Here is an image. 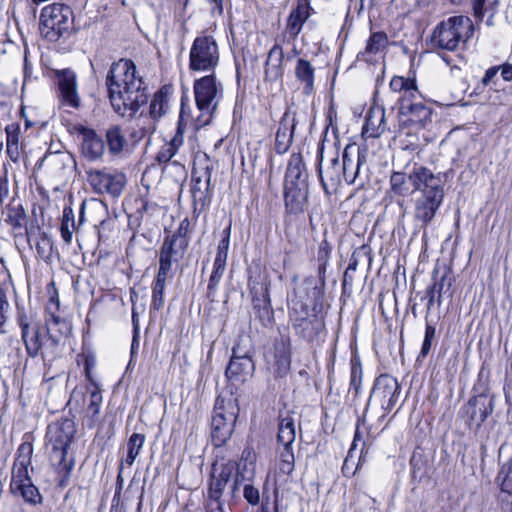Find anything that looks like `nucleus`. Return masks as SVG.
I'll use <instances>...</instances> for the list:
<instances>
[{"label":"nucleus","mask_w":512,"mask_h":512,"mask_svg":"<svg viewBox=\"0 0 512 512\" xmlns=\"http://www.w3.org/2000/svg\"><path fill=\"white\" fill-rule=\"evenodd\" d=\"M14 495H20L23 497L25 502L36 505L41 502V495L38 488L33 485L32 481L26 484H22L21 487L15 490H10Z\"/></svg>","instance_id":"obj_41"},{"label":"nucleus","mask_w":512,"mask_h":512,"mask_svg":"<svg viewBox=\"0 0 512 512\" xmlns=\"http://www.w3.org/2000/svg\"><path fill=\"white\" fill-rule=\"evenodd\" d=\"M296 126L295 116L289 110L283 114L275 137V151L278 154L286 153L293 141L294 130Z\"/></svg>","instance_id":"obj_23"},{"label":"nucleus","mask_w":512,"mask_h":512,"mask_svg":"<svg viewBox=\"0 0 512 512\" xmlns=\"http://www.w3.org/2000/svg\"><path fill=\"white\" fill-rule=\"evenodd\" d=\"M145 443V435L140 433H133L127 442V456L125 459V463L129 466H132L135 462L137 456L140 454V451Z\"/></svg>","instance_id":"obj_39"},{"label":"nucleus","mask_w":512,"mask_h":512,"mask_svg":"<svg viewBox=\"0 0 512 512\" xmlns=\"http://www.w3.org/2000/svg\"><path fill=\"white\" fill-rule=\"evenodd\" d=\"M419 169H428L427 167L414 165L408 172L393 171L390 175V188L387 194L390 197H407L413 193V186L410 177L412 174L419 172Z\"/></svg>","instance_id":"obj_21"},{"label":"nucleus","mask_w":512,"mask_h":512,"mask_svg":"<svg viewBox=\"0 0 512 512\" xmlns=\"http://www.w3.org/2000/svg\"><path fill=\"white\" fill-rule=\"evenodd\" d=\"M253 470L247 469V465L241 468L235 460L224 463H213L207 490L206 512H225L222 501L223 491L229 485L227 495L229 505L240 500V486L246 482H252Z\"/></svg>","instance_id":"obj_3"},{"label":"nucleus","mask_w":512,"mask_h":512,"mask_svg":"<svg viewBox=\"0 0 512 512\" xmlns=\"http://www.w3.org/2000/svg\"><path fill=\"white\" fill-rule=\"evenodd\" d=\"M132 324H133V339L131 349L134 350L135 346L138 345L139 337V316L135 308L132 309Z\"/></svg>","instance_id":"obj_58"},{"label":"nucleus","mask_w":512,"mask_h":512,"mask_svg":"<svg viewBox=\"0 0 512 512\" xmlns=\"http://www.w3.org/2000/svg\"><path fill=\"white\" fill-rule=\"evenodd\" d=\"M487 0H472V7H473V13L474 17L478 21H482L484 17V5Z\"/></svg>","instance_id":"obj_59"},{"label":"nucleus","mask_w":512,"mask_h":512,"mask_svg":"<svg viewBox=\"0 0 512 512\" xmlns=\"http://www.w3.org/2000/svg\"><path fill=\"white\" fill-rule=\"evenodd\" d=\"M295 77L304 85L303 89L305 94H311L313 92L315 68L308 60L303 58H299L297 60L295 66Z\"/></svg>","instance_id":"obj_32"},{"label":"nucleus","mask_w":512,"mask_h":512,"mask_svg":"<svg viewBox=\"0 0 512 512\" xmlns=\"http://www.w3.org/2000/svg\"><path fill=\"white\" fill-rule=\"evenodd\" d=\"M433 284L430 285L426 290V297L428 299L427 302V312L431 310L434 303L437 302L438 305L441 304L442 292L444 286L447 282L446 274L442 275L439 279L436 277V273L433 274Z\"/></svg>","instance_id":"obj_37"},{"label":"nucleus","mask_w":512,"mask_h":512,"mask_svg":"<svg viewBox=\"0 0 512 512\" xmlns=\"http://www.w3.org/2000/svg\"><path fill=\"white\" fill-rule=\"evenodd\" d=\"M499 68L491 67L488 70H486L484 77L482 78V84L488 85L491 83L493 78L497 75Z\"/></svg>","instance_id":"obj_63"},{"label":"nucleus","mask_w":512,"mask_h":512,"mask_svg":"<svg viewBox=\"0 0 512 512\" xmlns=\"http://www.w3.org/2000/svg\"><path fill=\"white\" fill-rule=\"evenodd\" d=\"M158 120L151 118V116L141 115L138 118L137 125L142 132L141 136L152 135L156 130Z\"/></svg>","instance_id":"obj_48"},{"label":"nucleus","mask_w":512,"mask_h":512,"mask_svg":"<svg viewBox=\"0 0 512 512\" xmlns=\"http://www.w3.org/2000/svg\"><path fill=\"white\" fill-rule=\"evenodd\" d=\"M400 393L401 386L396 378L389 374L379 375L374 381L365 407V412L368 410L370 404H375L384 411L382 415V417H384L386 413H389L395 407L399 400Z\"/></svg>","instance_id":"obj_15"},{"label":"nucleus","mask_w":512,"mask_h":512,"mask_svg":"<svg viewBox=\"0 0 512 512\" xmlns=\"http://www.w3.org/2000/svg\"><path fill=\"white\" fill-rule=\"evenodd\" d=\"M76 229L74 213L72 208L65 207L62 215L61 237L66 244H70L73 237V231Z\"/></svg>","instance_id":"obj_40"},{"label":"nucleus","mask_w":512,"mask_h":512,"mask_svg":"<svg viewBox=\"0 0 512 512\" xmlns=\"http://www.w3.org/2000/svg\"><path fill=\"white\" fill-rule=\"evenodd\" d=\"M76 433L73 420L65 418L48 427L47 437L52 443L51 459L57 465V472L67 479L73 468L74 459H67V451Z\"/></svg>","instance_id":"obj_8"},{"label":"nucleus","mask_w":512,"mask_h":512,"mask_svg":"<svg viewBox=\"0 0 512 512\" xmlns=\"http://www.w3.org/2000/svg\"><path fill=\"white\" fill-rule=\"evenodd\" d=\"M473 33L474 25L469 17L452 16L437 24L431 35V44L441 50L455 51L461 44H465Z\"/></svg>","instance_id":"obj_7"},{"label":"nucleus","mask_w":512,"mask_h":512,"mask_svg":"<svg viewBox=\"0 0 512 512\" xmlns=\"http://www.w3.org/2000/svg\"><path fill=\"white\" fill-rule=\"evenodd\" d=\"M388 46V37L384 32H374L370 35L367 40L366 47L364 51L358 54V59L372 62L374 60V56L378 53L384 51Z\"/></svg>","instance_id":"obj_29"},{"label":"nucleus","mask_w":512,"mask_h":512,"mask_svg":"<svg viewBox=\"0 0 512 512\" xmlns=\"http://www.w3.org/2000/svg\"><path fill=\"white\" fill-rule=\"evenodd\" d=\"M8 156L10 157V159L14 162H16L20 156V149H19V145H7V150H6Z\"/></svg>","instance_id":"obj_64"},{"label":"nucleus","mask_w":512,"mask_h":512,"mask_svg":"<svg viewBox=\"0 0 512 512\" xmlns=\"http://www.w3.org/2000/svg\"><path fill=\"white\" fill-rule=\"evenodd\" d=\"M255 454L251 448L247 447L242 451L241 458L237 464H241V468L247 465V469L253 470V475L255 474Z\"/></svg>","instance_id":"obj_52"},{"label":"nucleus","mask_w":512,"mask_h":512,"mask_svg":"<svg viewBox=\"0 0 512 512\" xmlns=\"http://www.w3.org/2000/svg\"><path fill=\"white\" fill-rule=\"evenodd\" d=\"M296 438L295 419L290 412L280 414L277 442L283 447L291 446Z\"/></svg>","instance_id":"obj_30"},{"label":"nucleus","mask_w":512,"mask_h":512,"mask_svg":"<svg viewBox=\"0 0 512 512\" xmlns=\"http://www.w3.org/2000/svg\"><path fill=\"white\" fill-rule=\"evenodd\" d=\"M310 9L308 0H298L296 8L288 16L286 32L293 40L300 34L304 23L310 17Z\"/></svg>","instance_id":"obj_26"},{"label":"nucleus","mask_w":512,"mask_h":512,"mask_svg":"<svg viewBox=\"0 0 512 512\" xmlns=\"http://www.w3.org/2000/svg\"><path fill=\"white\" fill-rule=\"evenodd\" d=\"M191 224H190V220L188 218H184L180 224H179V227L178 229L176 230L175 233H173L172 235H169V237L173 238V239H177L178 241L181 240V242H185V244L189 245V238H188V234L191 230Z\"/></svg>","instance_id":"obj_50"},{"label":"nucleus","mask_w":512,"mask_h":512,"mask_svg":"<svg viewBox=\"0 0 512 512\" xmlns=\"http://www.w3.org/2000/svg\"><path fill=\"white\" fill-rule=\"evenodd\" d=\"M10 223L14 229H21L26 222V216L23 212H16L14 216H9Z\"/></svg>","instance_id":"obj_60"},{"label":"nucleus","mask_w":512,"mask_h":512,"mask_svg":"<svg viewBox=\"0 0 512 512\" xmlns=\"http://www.w3.org/2000/svg\"><path fill=\"white\" fill-rule=\"evenodd\" d=\"M9 310V302L7 299L6 292L0 288V327L6 322Z\"/></svg>","instance_id":"obj_54"},{"label":"nucleus","mask_w":512,"mask_h":512,"mask_svg":"<svg viewBox=\"0 0 512 512\" xmlns=\"http://www.w3.org/2000/svg\"><path fill=\"white\" fill-rule=\"evenodd\" d=\"M21 339L31 358L41 357L44 364L54 361L62 351V337L70 333L69 323L51 314L43 327L22 314L18 317Z\"/></svg>","instance_id":"obj_2"},{"label":"nucleus","mask_w":512,"mask_h":512,"mask_svg":"<svg viewBox=\"0 0 512 512\" xmlns=\"http://www.w3.org/2000/svg\"><path fill=\"white\" fill-rule=\"evenodd\" d=\"M212 168L205 166L201 168L194 167L192 170V197L194 202L202 204L209 198L211 186Z\"/></svg>","instance_id":"obj_22"},{"label":"nucleus","mask_w":512,"mask_h":512,"mask_svg":"<svg viewBox=\"0 0 512 512\" xmlns=\"http://www.w3.org/2000/svg\"><path fill=\"white\" fill-rule=\"evenodd\" d=\"M187 248L188 245L185 244V242L166 236L160 247L158 270L169 273L171 271L172 262H177L182 259Z\"/></svg>","instance_id":"obj_20"},{"label":"nucleus","mask_w":512,"mask_h":512,"mask_svg":"<svg viewBox=\"0 0 512 512\" xmlns=\"http://www.w3.org/2000/svg\"><path fill=\"white\" fill-rule=\"evenodd\" d=\"M309 194L308 173L300 154L290 156L285 174L284 201L290 214L303 213Z\"/></svg>","instance_id":"obj_6"},{"label":"nucleus","mask_w":512,"mask_h":512,"mask_svg":"<svg viewBox=\"0 0 512 512\" xmlns=\"http://www.w3.org/2000/svg\"><path fill=\"white\" fill-rule=\"evenodd\" d=\"M289 321L295 334L308 343L318 342L325 330V322L316 307L310 308L301 300H292Z\"/></svg>","instance_id":"obj_10"},{"label":"nucleus","mask_w":512,"mask_h":512,"mask_svg":"<svg viewBox=\"0 0 512 512\" xmlns=\"http://www.w3.org/2000/svg\"><path fill=\"white\" fill-rule=\"evenodd\" d=\"M29 466L30 465L19 463L13 464L10 490L18 489L22 484L31 482V478L28 475Z\"/></svg>","instance_id":"obj_42"},{"label":"nucleus","mask_w":512,"mask_h":512,"mask_svg":"<svg viewBox=\"0 0 512 512\" xmlns=\"http://www.w3.org/2000/svg\"><path fill=\"white\" fill-rule=\"evenodd\" d=\"M54 77L61 105L78 110L81 107V97L78 92L76 73L72 69L66 68L55 70Z\"/></svg>","instance_id":"obj_18"},{"label":"nucleus","mask_w":512,"mask_h":512,"mask_svg":"<svg viewBox=\"0 0 512 512\" xmlns=\"http://www.w3.org/2000/svg\"><path fill=\"white\" fill-rule=\"evenodd\" d=\"M5 131L7 135V145H19V126L16 124L8 125Z\"/></svg>","instance_id":"obj_55"},{"label":"nucleus","mask_w":512,"mask_h":512,"mask_svg":"<svg viewBox=\"0 0 512 512\" xmlns=\"http://www.w3.org/2000/svg\"><path fill=\"white\" fill-rule=\"evenodd\" d=\"M363 369L359 357L354 356L350 360V384L349 393L353 392V398L355 399L362 387Z\"/></svg>","instance_id":"obj_38"},{"label":"nucleus","mask_w":512,"mask_h":512,"mask_svg":"<svg viewBox=\"0 0 512 512\" xmlns=\"http://www.w3.org/2000/svg\"><path fill=\"white\" fill-rule=\"evenodd\" d=\"M469 406L472 409L470 419L476 422L477 426H481L494 410L493 400L483 396L470 400Z\"/></svg>","instance_id":"obj_31"},{"label":"nucleus","mask_w":512,"mask_h":512,"mask_svg":"<svg viewBox=\"0 0 512 512\" xmlns=\"http://www.w3.org/2000/svg\"><path fill=\"white\" fill-rule=\"evenodd\" d=\"M184 142V131L181 127L180 122L178 123V128L175 135L169 142H166L173 150L177 153L179 148L183 145Z\"/></svg>","instance_id":"obj_56"},{"label":"nucleus","mask_w":512,"mask_h":512,"mask_svg":"<svg viewBox=\"0 0 512 512\" xmlns=\"http://www.w3.org/2000/svg\"><path fill=\"white\" fill-rule=\"evenodd\" d=\"M390 88L394 92L400 93V96L397 99L398 105H400L401 99H409L411 97L419 96V91L414 79L404 78L402 76H394L390 81Z\"/></svg>","instance_id":"obj_33"},{"label":"nucleus","mask_w":512,"mask_h":512,"mask_svg":"<svg viewBox=\"0 0 512 512\" xmlns=\"http://www.w3.org/2000/svg\"><path fill=\"white\" fill-rule=\"evenodd\" d=\"M243 497L252 506H256L260 502L259 490L252 485V482H246L243 485Z\"/></svg>","instance_id":"obj_49"},{"label":"nucleus","mask_w":512,"mask_h":512,"mask_svg":"<svg viewBox=\"0 0 512 512\" xmlns=\"http://www.w3.org/2000/svg\"><path fill=\"white\" fill-rule=\"evenodd\" d=\"M219 60V47L213 36L200 35L194 39L189 52L191 71L214 73Z\"/></svg>","instance_id":"obj_14"},{"label":"nucleus","mask_w":512,"mask_h":512,"mask_svg":"<svg viewBox=\"0 0 512 512\" xmlns=\"http://www.w3.org/2000/svg\"><path fill=\"white\" fill-rule=\"evenodd\" d=\"M284 52L280 44H274L269 50L265 62V78L269 81H276L282 78L284 74L283 68Z\"/></svg>","instance_id":"obj_27"},{"label":"nucleus","mask_w":512,"mask_h":512,"mask_svg":"<svg viewBox=\"0 0 512 512\" xmlns=\"http://www.w3.org/2000/svg\"><path fill=\"white\" fill-rule=\"evenodd\" d=\"M238 414L236 399L217 397L211 420V439L215 447H222L231 438Z\"/></svg>","instance_id":"obj_12"},{"label":"nucleus","mask_w":512,"mask_h":512,"mask_svg":"<svg viewBox=\"0 0 512 512\" xmlns=\"http://www.w3.org/2000/svg\"><path fill=\"white\" fill-rule=\"evenodd\" d=\"M226 265L214 263L213 264V271L211 273V276L209 278V283L207 286V297L211 301H214V296L217 290V286L224 274Z\"/></svg>","instance_id":"obj_44"},{"label":"nucleus","mask_w":512,"mask_h":512,"mask_svg":"<svg viewBox=\"0 0 512 512\" xmlns=\"http://www.w3.org/2000/svg\"><path fill=\"white\" fill-rule=\"evenodd\" d=\"M37 253L41 258H48L50 256V252L52 250V240L51 238L43 233L41 235L40 241L36 243Z\"/></svg>","instance_id":"obj_51"},{"label":"nucleus","mask_w":512,"mask_h":512,"mask_svg":"<svg viewBox=\"0 0 512 512\" xmlns=\"http://www.w3.org/2000/svg\"><path fill=\"white\" fill-rule=\"evenodd\" d=\"M176 154L177 153L173 150V148L170 147L167 143H165L158 150V152L155 156V161L157 162L158 165H161V166L167 165L170 163V164L176 166L178 169H180L184 173L185 167L183 165H181L178 160L172 161V158L174 156H176Z\"/></svg>","instance_id":"obj_43"},{"label":"nucleus","mask_w":512,"mask_h":512,"mask_svg":"<svg viewBox=\"0 0 512 512\" xmlns=\"http://www.w3.org/2000/svg\"><path fill=\"white\" fill-rule=\"evenodd\" d=\"M418 97L400 100L398 105V119L400 127L414 128L415 130L426 128L432 122L433 110Z\"/></svg>","instance_id":"obj_16"},{"label":"nucleus","mask_w":512,"mask_h":512,"mask_svg":"<svg viewBox=\"0 0 512 512\" xmlns=\"http://www.w3.org/2000/svg\"><path fill=\"white\" fill-rule=\"evenodd\" d=\"M33 454V445L29 441H24L20 444L16 452V458L14 463L19 464H31V458Z\"/></svg>","instance_id":"obj_46"},{"label":"nucleus","mask_w":512,"mask_h":512,"mask_svg":"<svg viewBox=\"0 0 512 512\" xmlns=\"http://www.w3.org/2000/svg\"><path fill=\"white\" fill-rule=\"evenodd\" d=\"M105 84L111 107L121 117H133L148 100L147 88L130 59L114 62Z\"/></svg>","instance_id":"obj_1"},{"label":"nucleus","mask_w":512,"mask_h":512,"mask_svg":"<svg viewBox=\"0 0 512 512\" xmlns=\"http://www.w3.org/2000/svg\"><path fill=\"white\" fill-rule=\"evenodd\" d=\"M195 102L200 115L197 117V126L208 125L218 107L223 95V87L211 73L194 81L193 85Z\"/></svg>","instance_id":"obj_11"},{"label":"nucleus","mask_w":512,"mask_h":512,"mask_svg":"<svg viewBox=\"0 0 512 512\" xmlns=\"http://www.w3.org/2000/svg\"><path fill=\"white\" fill-rule=\"evenodd\" d=\"M253 309L256 317L264 327H269L274 321V310L271 305L268 285L261 283L251 289Z\"/></svg>","instance_id":"obj_19"},{"label":"nucleus","mask_w":512,"mask_h":512,"mask_svg":"<svg viewBox=\"0 0 512 512\" xmlns=\"http://www.w3.org/2000/svg\"><path fill=\"white\" fill-rule=\"evenodd\" d=\"M252 339L249 335H239L232 348V355L225 371L231 386L239 388L254 375L255 363Z\"/></svg>","instance_id":"obj_9"},{"label":"nucleus","mask_w":512,"mask_h":512,"mask_svg":"<svg viewBox=\"0 0 512 512\" xmlns=\"http://www.w3.org/2000/svg\"><path fill=\"white\" fill-rule=\"evenodd\" d=\"M317 161L320 182L326 194L329 195L332 192H336L341 184L342 177L347 184H358L359 187L364 186L365 181L361 177V166L366 162L365 150L358 149L357 159L355 160L350 156L349 147L347 146L342 154V162H340L339 156L336 153L330 159V162L323 167V151L321 149Z\"/></svg>","instance_id":"obj_5"},{"label":"nucleus","mask_w":512,"mask_h":512,"mask_svg":"<svg viewBox=\"0 0 512 512\" xmlns=\"http://www.w3.org/2000/svg\"><path fill=\"white\" fill-rule=\"evenodd\" d=\"M499 461L501 468L496 479L501 491L512 495V448L510 446L505 444L500 446Z\"/></svg>","instance_id":"obj_25"},{"label":"nucleus","mask_w":512,"mask_h":512,"mask_svg":"<svg viewBox=\"0 0 512 512\" xmlns=\"http://www.w3.org/2000/svg\"><path fill=\"white\" fill-rule=\"evenodd\" d=\"M169 273L158 270L152 287L151 308L158 311L164 305V291Z\"/></svg>","instance_id":"obj_36"},{"label":"nucleus","mask_w":512,"mask_h":512,"mask_svg":"<svg viewBox=\"0 0 512 512\" xmlns=\"http://www.w3.org/2000/svg\"><path fill=\"white\" fill-rule=\"evenodd\" d=\"M385 110L381 106L372 107L366 116L363 133L368 137L376 138L386 129Z\"/></svg>","instance_id":"obj_28"},{"label":"nucleus","mask_w":512,"mask_h":512,"mask_svg":"<svg viewBox=\"0 0 512 512\" xmlns=\"http://www.w3.org/2000/svg\"><path fill=\"white\" fill-rule=\"evenodd\" d=\"M211 4V14L213 17L222 16L223 14V0H209Z\"/></svg>","instance_id":"obj_61"},{"label":"nucleus","mask_w":512,"mask_h":512,"mask_svg":"<svg viewBox=\"0 0 512 512\" xmlns=\"http://www.w3.org/2000/svg\"><path fill=\"white\" fill-rule=\"evenodd\" d=\"M229 249V241L227 239H221L217 247V253L214 260V263L224 264L226 265L227 256Z\"/></svg>","instance_id":"obj_53"},{"label":"nucleus","mask_w":512,"mask_h":512,"mask_svg":"<svg viewBox=\"0 0 512 512\" xmlns=\"http://www.w3.org/2000/svg\"><path fill=\"white\" fill-rule=\"evenodd\" d=\"M72 11L69 6L53 3L45 6L40 14V31L50 42L58 41L68 33L71 26Z\"/></svg>","instance_id":"obj_13"},{"label":"nucleus","mask_w":512,"mask_h":512,"mask_svg":"<svg viewBox=\"0 0 512 512\" xmlns=\"http://www.w3.org/2000/svg\"><path fill=\"white\" fill-rule=\"evenodd\" d=\"M79 133L82 136V154L89 160L100 159L105 152L103 139L95 130L83 126L79 129Z\"/></svg>","instance_id":"obj_24"},{"label":"nucleus","mask_w":512,"mask_h":512,"mask_svg":"<svg viewBox=\"0 0 512 512\" xmlns=\"http://www.w3.org/2000/svg\"><path fill=\"white\" fill-rule=\"evenodd\" d=\"M169 109V89L167 87L161 88L157 91L149 106V115L155 120L163 117Z\"/></svg>","instance_id":"obj_34"},{"label":"nucleus","mask_w":512,"mask_h":512,"mask_svg":"<svg viewBox=\"0 0 512 512\" xmlns=\"http://www.w3.org/2000/svg\"><path fill=\"white\" fill-rule=\"evenodd\" d=\"M280 461L282 462H294V453L292 445L283 447V451L280 453Z\"/></svg>","instance_id":"obj_62"},{"label":"nucleus","mask_w":512,"mask_h":512,"mask_svg":"<svg viewBox=\"0 0 512 512\" xmlns=\"http://www.w3.org/2000/svg\"><path fill=\"white\" fill-rule=\"evenodd\" d=\"M87 181L97 194H109L113 198L120 196L125 185L126 176L120 172L90 169L86 172Z\"/></svg>","instance_id":"obj_17"},{"label":"nucleus","mask_w":512,"mask_h":512,"mask_svg":"<svg viewBox=\"0 0 512 512\" xmlns=\"http://www.w3.org/2000/svg\"><path fill=\"white\" fill-rule=\"evenodd\" d=\"M435 336H436V328L427 323L426 328H425V336H424L423 344H422L421 351H420V356L426 357L429 354L431 347H432V343L435 339Z\"/></svg>","instance_id":"obj_47"},{"label":"nucleus","mask_w":512,"mask_h":512,"mask_svg":"<svg viewBox=\"0 0 512 512\" xmlns=\"http://www.w3.org/2000/svg\"><path fill=\"white\" fill-rule=\"evenodd\" d=\"M331 249L326 241L320 243L318 252H317V261L318 263H328L330 258Z\"/></svg>","instance_id":"obj_57"},{"label":"nucleus","mask_w":512,"mask_h":512,"mask_svg":"<svg viewBox=\"0 0 512 512\" xmlns=\"http://www.w3.org/2000/svg\"><path fill=\"white\" fill-rule=\"evenodd\" d=\"M106 142L110 154L118 155L123 151L126 145V138L120 126L114 125L107 129Z\"/></svg>","instance_id":"obj_35"},{"label":"nucleus","mask_w":512,"mask_h":512,"mask_svg":"<svg viewBox=\"0 0 512 512\" xmlns=\"http://www.w3.org/2000/svg\"><path fill=\"white\" fill-rule=\"evenodd\" d=\"M410 180L413 191L418 192L413 199V218L421 229H426L443 203L444 182L439 174L435 175L430 169H419Z\"/></svg>","instance_id":"obj_4"},{"label":"nucleus","mask_w":512,"mask_h":512,"mask_svg":"<svg viewBox=\"0 0 512 512\" xmlns=\"http://www.w3.org/2000/svg\"><path fill=\"white\" fill-rule=\"evenodd\" d=\"M102 403V394L98 387L90 392L89 404L86 409V414L91 420L95 421L100 410Z\"/></svg>","instance_id":"obj_45"}]
</instances>
